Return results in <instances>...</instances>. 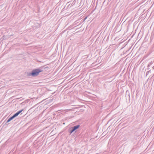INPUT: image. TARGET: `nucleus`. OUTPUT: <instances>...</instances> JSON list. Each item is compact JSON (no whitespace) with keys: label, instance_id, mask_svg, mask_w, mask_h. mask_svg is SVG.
Returning a JSON list of instances; mask_svg holds the SVG:
<instances>
[{"label":"nucleus","instance_id":"7ed1b4c3","mask_svg":"<svg viewBox=\"0 0 154 154\" xmlns=\"http://www.w3.org/2000/svg\"><path fill=\"white\" fill-rule=\"evenodd\" d=\"M22 110H20L18 112H17V113H15L13 116L12 117L10 118L7 121V122H9L10 121L12 120L13 118H14L15 117L17 116L22 111Z\"/></svg>","mask_w":154,"mask_h":154},{"label":"nucleus","instance_id":"20e7f679","mask_svg":"<svg viewBox=\"0 0 154 154\" xmlns=\"http://www.w3.org/2000/svg\"><path fill=\"white\" fill-rule=\"evenodd\" d=\"M74 1H72V0H68V4H69V5H68V8L69 7V5L71 4V5L70 7V8L71 7V6H72L74 4Z\"/></svg>","mask_w":154,"mask_h":154},{"label":"nucleus","instance_id":"f03ea898","mask_svg":"<svg viewBox=\"0 0 154 154\" xmlns=\"http://www.w3.org/2000/svg\"><path fill=\"white\" fill-rule=\"evenodd\" d=\"M80 125H78L72 127V129H70V134H72L74 131H75L80 127Z\"/></svg>","mask_w":154,"mask_h":154},{"label":"nucleus","instance_id":"f257e3e1","mask_svg":"<svg viewBox=\"0 0 154 154\" xmlns=\"http://www.w3.org/2000/svg\"><path fill=\"white\" fill-rule=\"evenodd\" d=\"M42 71L39 69H36L33 70L30 74L33 76H35L38 75L39 73Z\"/></svg>","mask_w":154,"mask_h":154},{"label":"nucleus","instance_id":"39448f33","mask_svg":"<svg viewBox=\"0 0 154 154\" xmlns=\"http://www.w3.org/2000/svg\"><path fill=\"white\" fill-rule=\"evenodd\" d=\"M86 18H87V17H86L85 18V20Z\"/></svg>","mask_w":154,"mask_h":154}]
</instances>
